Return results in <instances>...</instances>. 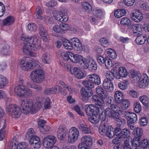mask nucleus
I'll use <instances>...</instances> for the list:
<instances>
[{"instance_id": "1", "label": "nucleus", "mask_w": 149, "mask_h": 149, "mask_svg": "<svg viewBox=\"0 0 149 149\" xmlns=\"http://www.w3.org/2000/svg\"><path fill=\"white\" fill-rule=\"evenodd\" d=\"M23 59L20 64L21 69L24 71H27L37 68L31 73V79L36 83H39L42 82L45 78V75L43 70L40 69L41 64L39 61L33 59L29 61H24V58Z\"/></svg>"}, {"instance_id": "2", "label": "nucleus", "mask_w": 149, "mask_h": 149, "mask_svg": "<svg viewBox=\"0 0 149 149\" xmlns=\"http://www.w3.org/2000/svg\"><path fill=\"white\" fill-rule=\"evenodd\" d=\"M21 39L24 42V45L23 47V51L24 54L32 56L31 49L36 51L41 47V42L36 37H31L30 38L23 34Z\"/></svg>"}, {"instance_id": "3", "label": "nucleus", "mask_w": 149, "mask_h": 149, "mask_svg": "<svg viewBox=\"0 0 149 149\" xmlns=\"http://www.w3.org/2000/svg\"><path fill=\"white\" fill-rule=\"evenodd\" d=\"M84 108L88 116L89 121L93 123H97L99 121L98 113L100 112V110H102V109L97 107H90L88 105H85Z\"/></svg>"}, {"instance_id": "4", "label": "nucleus", "mask_w": 149, "mask_h": 149, "mask_svg": "<svg viewBox=\"0 0 149 149\" xmlns=\"http://www.w3.org/2000/svg\"><path fill=\"white\" fill-rule=\"evenodd\" d=\"M20 105L22 109L23 113L26 114L29 113V111L34 114L37 110L35 108L33 109V103L32 100L28 99L21 100Z\"/></svg>"}, {"instance_id": "5", "label": "nucleus", "mask_w": 149, "mask_h": 149, "mask_svg": "<svg viewBox=\"0 0 149 149\" xmlns=\"http://www.w3.org/2000/svg\"><path fill=\"white\" fill-rule=\"evenodd\" d=\"M88 80L83 81L82 83L83 85L87 86L91 88H94L95 85H99L101 83L100 78L98 75L96 74H93L87 76Z\"/></svg>"}, {"instance_id": "6", "label": "nucleus", "mask_w": 149, "mask_h": 149, "mask_svg": "<svg viewBox=\"0 0 149 149\" xmlns=\"http://www.w3.org/2000/svg\"><path fill=\"white\" fill-rule=\"evenodd\" d=\"M99 132L101 134L106 135L110 138L114 136V128L111 126L102 123L99 127Z\"/></svg>"}, {"instance_id": "7", "label": "nucleus", "mask_w": 149, "mask_h": 149, "mask_svg": "<svg viewBox=\"0 0 149 149\" xmlns=\"http://www.w3.org/2000/svg\"><path fill=\"white\" fill-rule=\"evenodd\" d=\"M66 10L65 9L62 7H61L59 10H53L52 14L55 19L60 22H66L68 20V18L65 15Z\"/></svg>"}, {"instance_id": "8", "label": "nucleus", "mask_w": 149, "mask_h": 149, "mask_svg": "<svg viewBox=\"0 0 149 149\" xmlns=\"http://www.w3.org/2000/svg\"><path fill=\"white\" fill-rule=\"evenodd\" d=\"M81 142L78 145V149H90L93 144V138L89 135H85L81 139Z\"/></svg>"}, {"instance_id": "9", "label": "nucleus", "mask_w": 149, "mask_h": 149, "mask_svg": "<svg viewBox=\"0 0 149 149\" xmlns=\"http://www.w3.org/2000/svg\"><path fill=\"white\" fill-rule=\"evenodd\" d=\"M7 113L13 117L18 118L20 116L22 111L18 106L14 104H11L6 108Z\"/></svg>"}, {"instance_id": "10", "label": "nucleus", "mask_w": 149, "mask_h": 149, "mask_svg": "<svg viewBox=\"0 0 149 149\" xmlns=\"http://www.w3.org/2000/svg\"><path fill=\"white\" fill-rule=\"evenodd\" d=\"M68 136V142L71 143H73L78 138L79 131L76 128L72 127L69 130Z\"/></svg>"}, {"instance_id": "11", "label": "nucleus", "mask_w": 149, "mask_h": 149, "mask_svg": "<svg viewBox=\"0 0 149 149\" xmlns=\"http://www.w3.org/2000/svg\"><path fill=\"white\" fill-rule=\"evenodd\" d=\"M56 140V138L54 136L47 135L43 139V146L46 148H50L55 144Z\"/></svg>"}, {"instance_id": "12", "label": "nucleus", "mask_w": 149, "mask_h": 149, "mask_svg": "<svg viewBox=\"0 0 149 149\" xmlns=\"http://www.w3.org/2000/svg\"><path fill=\"white\" fill-rule=\"evenodd\" d=\"M73 48L75 49L77 53H80L83 50V47L79 40L76 38L71 39Z\"/></svg>"}, {"instance_id": "13", "label": "nucleus", "mask_w": 149, "mask_h": 149, "mask_svg": "<svg viewBox=\"0 0 149 149\" xmlns=\"http://www.w3.org/2000/svg\"><path fill=\"white\" fill-rule=\"evenodd\" d=\"M85 86H83L81 90V92L82 96H84L87 97H91L93 94V91L91 89L93 88H91L90 86H87V85H84Z\"/></svg>"}, {"instance_id": "14", "label": "nucleus", "mask_w": 149, "mask_h": 149, "mask_svg": "<svg viewBox=\"0 0 149 149\" xmlns=\"http://www.w3.org/2000/svg\"><path fill=\"white\" fill-rule=\"evenodd\" d=\"M130 15L132 19L136 22H139L143 19V15L139 10H135L131 13Z\"/></svg>"}, {"instance_id": "15", "label": "nucleus", "mask_w": 149, "mask_h": 149, "mask_svg": "<svg viewBox=\"0 0 149 149\" xmlns=\"http://www.w3.org/2000/svg\"><path fill=\"white\" fill-rule=\"evenodd\" d=\"M107 97H100L96 95H94L92 97V99L96 105L99 106H104V100Z\"/></svg>"}, {"instance_id": "16", "label": "nucleus", "mask_w": 149, "mask_h": 149, "mask_svg": "<svg viewBox=\"0 0 149 149\" xmlns=\"http://www.w3.org/2000/svg\"><path fill=\"white\" fill-rule=\"evenodd\" d=\"M129 114L126 116L128 124H135L137 121V115L133 112H129Z\"/></svg>"}, {"instance_id": "17", "label": "nucleus", "mask_w": 149, "mask_h": 149, "mask_svg": "<svg viewBox=\"0 0 149 149\" xmlns=\"http://www.w3.org/2000/svg\"><path fill=\"white\" fill-rule=\"evenodd\" d=\"M66 132V129L65 127L59 126L57 132L58 138L60 140L63 139L65 137Z\"/></svg>"}, {"instance_id": "18", "label": "nucleus", "mask_w": 149, "mask_h": 149, "mask_svg": "<svg viewBox=\"0 0 149 149\" xmlns=\"http://www.w3.org/2000/svg\"><path fill=\"white\" fill-rule=\"evenodd\" d=\"M131 29L133 32V35L134 36L141 35L142 33L141 28L138 24H132L131 26Z\"/></svg>"}, {"instance_id": "19", "label": "nucleus", "mask_w": 149, "mask_h": 149, "mask_svg": "<svg viewBox=\"0 0 149 149\" xmlns=\"http://www.w3.org/2000/svg\"><path fill=\"white\" fill-rule=\"evenodd\" d=\"M116 78L119 79L121 77H126L128 73L125 68L123 67H120L118 70V72H116Z\"/></svg>"}, {"instance_id": "20", "label": "nucleus", "mask_w": 149, "mask_h": 149, "mask_svg": "<svg viewBox=\"0 0 149 149\" xmlns=\"http://www.w3.org/2000/svg\"><path fill=\"white\" fill-rule=\"evenodd\" d=\"M71 57V61L74 63H79L81 64H82V63H84V61L83 59V57L79 54H74L73 53L72 56Z\"/></svg>"}, {"instance_id": "21", "label": "nucleus", "mask_w": 149, "mask_h": 149, "mask_svg": "<svg viewBox=\"0 0 149 149\" xmlns=\"http://www.w3.org/2000/svg\"><path fill=\"white\" fill-rule=\"evenodd\" d=\"M130 76L132 79L137 81L140 80L141 77V74L138 71L134 69H132L130 72Z\"/></svg>"}, {"instance_id": "22", "label": "nucleus", "mask_w": 149, "mask_h": 149, "mask_svg": "<svg viewBox=\"0 0 149 149\" xmlns=\"http://www.w3.org/2000/svg\"><path fill=\"white\" fill-rule=\"evenodd\" d=\"M102 86L105 89L111 91L113 90V85L112 81L107 79H104L103 81Z\"/></svg>"}, {"instance_id": "23", "label": "nucleus", "mask_w": 149, "mask_h": 149, "mask_svg": "<svg viewBox=\"0 0 149 149\" xmlns=\"http://www.w3.org/2000/svg\"><path fill=\"white\" fill-rule=\"evenodd\" d=\"M107 116H108L111 118H113L116 120L119 118L120 116L119 114L120 113H118L116 112L112 111L111 109L109 107L106 108Z\"/></svg>"}, {"instance_id": "24", "label": "nucleus", "mask_w": 149, "mask_h": 149, "mask_svg": "<svg viewBox=\"0 0 149 149\" xmlns=\"http://www.w3.org/2000/svg\"><path fill=\"white\" fill-rule=\"evenodd\" d=\"M25 86V85H18L15 87L14 89L15 93L19 96L22 97Z\"/></svg>"}, {"instance_id": "25", "label": "nucleus", "mask_w": 149, "mask_h": 149, "mask_svg": "<svg viewBox=\"0 0 149 149\" xmlns=\"http://www.w3.org/2000/svg\"><path fill=\"white\" fill-rule=\"evenodd\" d=\"M72 73L79 79H82L85 77L84 74L80 69L77 67L73 68Z\"/></svg>"}, {"instance_id": "26", "label": "nucleus", "mask_w": 149, "mask_h": 149, "mask_svg": "<svg viewBox=\"0 0 149 149\" xmlns=\"http://www.w3.org/2000/svg\"><path fill=\"white\" fill-rule=\"evenodd\" d=\"M36 138V140H34V137L33 138H31L29 141V143L33 146V147L36 148H40L41 146V143L40 141L39 137Z\"/></svg>"}, {"instance_id": "27", "label": "nucleus", "mask_w": 149, "mask_h": 149, "mask_svg": "<svg viewBox=\"0 0 149 149\" xmlns=\"http://www.w3.org/2000/svg\"><path fill=\"white\" fill-rule=\"evenodd\" d=\"M144 77L139 83V87L142 88H145L148 84V76L145 74H143Z\"/></svg>"}, {"instance_id": "28", "label": "nucleus", "mask_w": 149, "mask_h": 149, "mask_svg": "<svg viewBox=\"0 0 149 149\" xmlns=\"http://www.w3.org/2000/svg\"><path fill=\"white\" fill-rule=\"evenodd\" d=\"M133 134L134 135L135 138L138 139H141L143 134V131L141 128L137 127L134 129L133 132Z\"/></svg>"}, {"instance_id": "29", "label": "nucleus", "mask_w": 149, "mask_h": 149, "mask_svg": "<svg viewBox=\"0 0 149 149\" xmlns=\"http://www.w3.org/2000/svg\"><path fill=\"white\" fill-rule=\"evenodd\" d=\"M114 98L116 103L118 104L121 103L123 100V93L119 91H116L115 93Z\"/></svg>"}, {"instance_id": "30", "label": "nucleus", "mask_w": 149, "mask_h": 149, "mask_svg": "<svg viewBox=\"0 0 149 149\" xmlns=\"http://www.w3.org/2000/svg\"><path fill=\"white\" fill-rule=\"evenodd\" d=\"M15 21V19L12 16L7 17L3 21V25L5 26H8L13 24Z\"/></svg>"}, {"instance_id": "31", "label": "nucleus", "mask_w": 149, "mask_h": 149, "mask_svg": "<svg viewBox=\"0 0 149 149\" xmlns=\"http://www.w3.org/2000/svg\"><path fill=\"white\" fill-rule=\"evenodd\" d=\"M88 67H89V69L91 71L96 70L97 68L96 62L92 58H91L88 62Z\"/></svg>"}, {"instance_id": "32", "label": "nucleus", "mask_w": 149, "mask_h": 149, "mask_svg": "<svg viewBox=\"0 0 149 149\" xmlns=\"http://www.w3.org/2000/svg\"><path fill=\"white\" fill-rule=\"evenodd\" d=\"M137 36L135 40L136 44L138 45L143 44L147 39V35L143 36V38L142 36V33L141 35H137Z\"/></svg>"}, {"instance_id": "33", "label": "nucleus", "mask_w": 149, "mask_h": 149, "mask_svg": "<svg viewBox=\"0 0 149 149\" xmlns=\"http://www.w3.org/2000/svg\"><path fill=\"white\" fill-rule=\"evenodd\" d=\"M126 14V11L125 9H119L115 11L114 15L116 18H119L125 15Z\"/></svg>"}, {"instance_id": "34", "label": "nucleus", "mask_w": 149, "mask_h": 149, "mask_svg": "<svg viewBox=\"0 0 149 149\" xmlns=\"http://www.w3.org/2000/svg\"><path fill=\"white\" fill-rule=\"evenodd\" d=\"M41 58L44 63L49 64L51 62V56L48 53H46L42 54Z\"/></svg>"}, {"instance_id": "35", "label": "nucleus", "mask_w": 149, "mask_h": 149, "mask_svg": "<svg viewBox=\"0 0 149 149\" xmlns=\"http://www.w3.org/2000/svg\"><path fill=\"white\" fill-rule=\"evenodd\" d=\"M120 134V137L121 139L123 140L124 139L127 138L130 136V130L127 129H123Z\"/></svg>"}, {"instance_id": "36", "label": "nucleus", "mask_w": 149, "mask_h": 149, "mask_svg": "<svg viewBox=\"0 0 149 149\" xmlns=\"http://www.w3.org/2000/svg\"><path fill=\"white\" fill-rule=\"evenodd\" d=\"M72 55L73 53L69 51H67L62 53L61 56L64 60L68 61L69 59L71 60V57H72Z\"/></svg>"}, {"instance_id": "37", "label": "nucleus", "mask_w": 149, "mask_h": 149, "mask_svg": "<svg viewBox=\"0 0 149 149\" xmlns=\"http://www.w3.org/2000/svg\"><path fill=\"white\" fill-rule=\"evenodd\" d=\"M139 100L144 106L146 107H148L149 100L146 96H141L139 97Z\"/></svg>"}, {"instance_id": "38", "label": "nucleus", "mask_w": 149, "mask_h": 149, "mask_svg": "<svg viewBox=\"0 0 149 149\" xmlns=\"http://www.w3.org/2000/svg\"><path fill=\"white\" fill-rule=\"evenodd\" d=\"M99 108L102 109V111L100 110V112L98 113L99 114V120L100 119L102 121H104L106 119V116L107 115L106 109L104 111V110L103 108L100 107Z\"/></svg>"}, {"instance_id": "39", "label": "nucleus", "mask_w": 149, "mask_h": 149, "mask_svg": "<svg viewBox=\"0 0 149 149\" xmlns=\"http://www.w3.org/2000/svg\"><path fill=\"white\" fill-rule=\"evenodd\" d=\"M96 91L100 97H107V95L105 94V91L101 86H97L96 88Z\"/></svg>"}, {"instance_id": "40", "label": "nucleus", "mask_w": 149, "mask_h": 149, "mask_svg": "<svg viewBox=\"0 0 149 149\" xmlns=\"http://www.w3.org/2000/svg\"><path fill=\"white\" fill-rule=\"evenodd\" d=\"M82 4L84 11L88 13L92 11V7L88 3L86 2H83Z\"/></svg>"}, {"instance_id": "41", "label": "nucleus", "mask_w": 149, "mask_h": 149, "mask_svg": "<svg viewBox=\"0 0 149 149\" xmlns=\"http://www.w3.org/2000/svg\"><path fill=\"white\" fill-rule=\"evenodd\" d=\"M8 81L5 77L0 75V88H1L7 85Z\"/></svg>"}, {"instance_id": "42", "label": "nucleus", "mask_w": 149, "mask_h": 149, "mask_svg": "<svg viewBox=\"0 0 149 149\" xmlns=\"http://www.w3.org/2000/svg\"><path fill=\"white\" fill-rule=\"evenodd\" d=\"M24 93L22 95V97L28 98L31 97L32 94V92L31 90L25 86V90H24Z\"/></svg>"}, {"instance_id": "43", "label": "nucleus", "mask_w": 149, "mask_h": 149, "mask_svg": "<svg viewBox=\"0 0 149 149\" xmlns=\"http://www.w3.org/2000/svg\"><path fill=\"white\" fill-rule=\"evenodd\" d=\"M107 56L113 59L116 57V52L112 49H108L107 50Z\"/></svg>"}, {"instance_id": "44", "label": "nucleus", "mask_w": 149, "mask_h": 149, "mask_svg": "<svg viewBox=\"0 0 149 149\" xmlns=\"http://www.w3.org/2000/svg\"><path fill=\"white\" fill-rule=\"evenodd\" d=\"M10 47L8 45H5L3 46L1 50V54L5 56L8 54Z\"/></svg>"}, {"instance_id": "45", "label": "nucleus", "mask_w": 149, "mask_h": 149, "mask_svg": "<svg viewBox=\"0 0 149 149\" xmlns=\"http://www.w3.org/2000/svg\"><path fill=\"white\" fill-rule=\"evenodd\" d=\"M50 127L49 125H46L39 129L40 132L44 134H47L49 132Z\"/></svg>"}, {"instance_id": "46", "label": "nucleus", "mask_w": 149, "mask_h": 149, "mask_svg": "<svg viewBox=\"0 0 149 149\" xmlns=\"http://www.w3.org/2000/svg\"><path fill=\"white\" fill-rule=\"evenodd\" d=\"M134 104V111L138 113L140 112L141 110V107L140 103L137 101H135Z\"/></svg>"}, {"instance_id": "47", "label": "nucleus", "mask_w": 149, "mask_h": 149, "mask_svg": "<svg viewBox=\"0 0 149 149\" xmlns=\"http://www.w3.org/2000/svg\"><path fill=\"white\" fill-rule=\"evenodd\" d=\"M38 30L40 36L44 35V34L47 33V31L45 27L41 24L39 25Z\"/></svg>"}, {"instance_id": "48", "label": "nucleus", "mask_w": 149, "mask_h": 149, "mask_svg": "<svg viewBox=\"0 0 149 149\" xmlns=\"http://www.w3.org/2000/svg\"><path fill=\"white\" fill-rule=\"evenodd\" d=\"M116 74H114V73L113 72L110 71L107 72L106 74V77L107 79L109 80L112 81L114 79V77L116 78Z\"/></svg>"}, {"instance_id": "49", "label": "nucleus", "mask_w": 149, "mask_h": 149, "mask_svg": "<svg viewBox=\"0 0 149 149\" xmlns=\"http://www.w3.org/2000/svg\"><path fill=\"white\" fill-rule=\"evenodd\" d=\"M104 63L106 67L107 68H109L112 65V63L111 61L107 57L104 58Z\"/></svg>"}, {"instance_id": "50", "label": "nucleus", "mask_w": 149, "mask_h": 149, "mask_svg": "<svg viewBox=\"0 0 149 149\" xmlns=\"http://www.w3.org/2000/svg\"><path fill=\"white\" fill-rule=\"evenodd\" d=\"M110 108H111V109L113 111L118 113H122L121 109L116 105L114 104L112 105Z\"/></svg>"}, {"instance_id": "51", "label": "nucleus", "mask_w": 149, "mask_h": 149, "mask_svg": "<svg viewBox=\"0 0 149 149\" xmlns=\"http://www.w3.org/2000/svg\"><path fill=\"white\" fill-rule=\"evenodd\" d=\"M36 13L37 18L40 19H42L43 17L41 16L42 14L41 9L40 7L39 6L37 7L36 9Z\"/></svg>"}, {"instance_id": "52", "label": "nucleus", "mask_w": 149, "mask_h": 149, "mask_svg": "<svg viewBox=\"0 0 149 149\" xmlns=\"http://www.w3.org/2000/svg\"><path fill=\"white\" fill-rule=\"evenodd\" d=\"M140 144L141 148H146L148 146V141L147 139H144L140 142Z\"/></svg>"}, {"instance_id": "53", "label": "nucleus", "mask_w": 149, "mask_h": 149, "mask_svg": "<svg viewBox=\"0 0 149 149\" xmlns=\"http://www.w3.org/2000/svg\"><path fill=\"white\" fill-rule=\"evenodd\" d=\"M54 31L56 33H62L61 24L59 25H55L53 27Z\"/></svg>"}, {"instance_id": "54", "label": "nucleus", "mask_w": 149, "mask_h": 149, "mask_svg": "<svg viewBox=\"0 0 149 149\" xmlns=\"http://www.w3.org/2000/svg\"><path fill=\"white\" fill-rule=\"evenodd\" d=\"M120 22L121 24L127 25L128 26L131 25L130 20L127 18H123L120 21Z\"/></svg>"}, {"instance_id": "55", "label": "nucleus", "mask_w": 149, "mask_h": 149, "mask_svg": "<svg viewBox=\"0 0 149 149\" xmlns=\"http://www.w3.org/2000/svg\"><path fill=\"white\" fill-rule=\"evenodd\" d=\"M28 27L29 30L31 31H35L37 28L36 25L34 23H30L28 25Z\"/></svg>"}, {"instance_id": "56", "label": "nucleus", "mask_w": 149, "mask_h": 149, "mask_svg": "<svg viewBox=\"0 0 149 149\" xmlns=\"http://www.w3.org/2000/svg\"><path fill=\"white\" fill-rule=\"evenodd\" d=\"M5 8L4 5L0 2V17L2 16L5 13Z\"/></svg>"}, {"instance_id": "57", "label": "nucleus", "mask_w": 149, "mask_h": 149, "mask_svg": "<svg viewBox=\"0 0 149 149\" xmlns=\"http://www.w3.org/2000/svg\"><path fill=\"white\" fill-rule=\"evenodd\" d=\"M147 123V120L146 117H143L140 119L139 123L141 126H144L146 125Z\"/></svg>"}, {"instance_id": "58", "label": "nucleus", "mask_w": 149, "mask_h": 149, "mask_svg": "<svg viewBox=\"0 0 149 149\" xmlns=\"http://www.w3.org/2000/svg\"><path fill=\"white\" fill-rule=\"evenodd\" d=\"M140 139H138L137 138H134L132 141V145L134 147H140Z\"/></svg>"}, {"instance_id": "59", "label": "nucleus", "mask_w": 149, "mask_h": 149, "mask_svg": "<svg viewBox=\"0 0 149 149\" xmlns=\"http://www.w3.org/2000/svg\"><path fill=\"white\" fill-rule=\"evenodd\" d=\"M51 102L49 98H47L45 99L44 103V107L45 109H49L51 107Z\"/></svg>"}, {"instance_id": "60", "label": "nucleus", "mask_w": 149, "mask_h": 149, "mask_svg": "<svg viewBox=\"0 0 149 149\" xmlns=\"http://www.w3.org/2000/svg\"><path fill=\"white\" fill-rule=\"evenodd\" d=\"M54 92H55L53 88L47 89L44 92L45 94L47 95H50L53 93H54Z\"/></svg>"}, {"instance_id": "61", "label": "nucleus", "mask_w": 149, "mask_h": 149, "mask_svg": "<svg viewBox=\"0 0 149 149\" xmlns=\"http://www.w3.org/2000/svg\"><path fill=\"white\" fill-rule=\"evenodd\" d=\"M97 59L98 62L101 65L103 64L104 62V58L100 55L97 56Z\"/></svg>"}, {"instance_id": "62", "label": "nucleus", "mask_w": 149, "mask_h": 149, "mask_svg": "<svg viewBox=\"0 0 149 149\" xmlns=\"http://www.w3.org/2000/svg\"><path fill=\"white\" fill-rule=\"evenodd\" d=\"M121 103L122 107L124 109H127L130 105V103L127 100L123 99Z\"/></svg>"}, {"instance_id": "63", "label": "nucleus", "mask_w": 149, "mask_h": 149, "mask_svg": "<svg viewBox=\"0 0 149 149\" xmlns=\"http://www.w3.org/2000/svg\"><path fill=\"white\" fill-rule=\"evenodd\" d=\"M57 4V2L54 0L49 1L47 4L46 6L49 7L53 8Z\"/></svg>"}, {"instance_id": "64", "label": "nucleus", "mask_w": 149, "mask_h": 149, "mask_svg": "<svg viewBox=\"0 0 149 149\" xmlns=\"http://www.w3.org/2000/svg\"><path fill=\"white\" fill-rule=\"evenodd\" d=\"M124 146L123 147L124 149H132L129 144V140L127 139L124 142Z\"/></svg>"}]
</instances>
